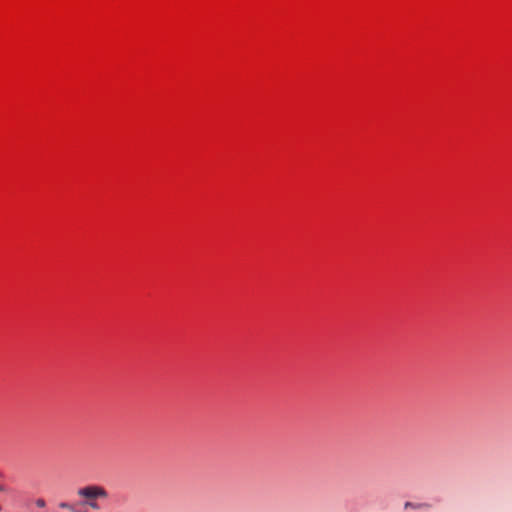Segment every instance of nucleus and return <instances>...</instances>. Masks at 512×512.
<instances>
[{
  "instance_id": "39448f33",
  "label": "nucleus",
  "mask_w": 512,
  "mask_h": 512,
  "mask_svg": "<svg viewBox=\"0 0 512 512\" xmlns=\"http://www.w3.org/2000/svg\"><path fill=\"white\" fill-rule=\"evenodd\" d=\"M5 490L4 486L0 485V492H3Z\"/></svg>"
},
{
  "instance_id": "7ed1b4c3",
  "label": "nucleus",
  "mask_w": 512,
  "mask_h": 512,
  "mask_svg": "<svg viewBox=\"0 0 512 512\" xmlns=\"http://www.w3.org/2000/svg\"><path fill=\"white\" fill-rule=\"evenodd\" d=\"M35 505L38 508H44L46 506V501L43 498H37L35 500Z\"/></svg>"
},
{
  "instance_id": "423d86ee",
  "label": "nucleus",
  "mask_w": 512,
  "mask_h": 512,
  "mask_svg": "<svg viewBox=\"0 0 512 512\" xmlns=\"http://www.w3.org/2000/svg\"><path fill=\"white\" fill-rule=\"evenodd\" d=\"M2 511V506L0 505V512Z\"/></svg>"
},
{
  "instance_id": "f257e3e1",
  "label": "nucleus",
  "mask_w": 512,
  "mask_h": 512,
  "mask_svg": "<svg viewBox=\"0 0 512 512\" xmlns=\"http://www.w3.org/2000/svg\"><path fill=\"white\" fill-rule=\"evenodd\" d=\"M78 500L75 503L61 502L59 507L71 512H89L96 507V486L80 488L77 492Z\"/></svg>"
},
{
  "instance_id": "20e7f679",
  "label": "nucleus",
  "mask_w": 512,
  "mask_h": 512,
  "mask_svg": "<svg viewBox=\"0 0 512 512\" xmlns=\"http://www.w3.org/2000/svg\"><path fill=\"white\" fill-rule=\"evenodd\" d=\"M106 492L103 488L98 487V498L99 497H106Z\"/></svg>"
},
{
  "instance_id": "f03ea898",
  "label": "nucleus",
  "mask_w": 512,
  "mask_h": 512,
  "mask_svg": "<svg viewBox=\"0 0 512 512\" xmlns=\"http://www.w3.org/2000/svg\"><path fill=\"white\" fill-rule=\"evenodd\" d=\"M409 507L415 508V509L416 508H425V507H428V504H413L411 502H406L405 503V508L407 509Z\"/></svg>"
}]
</instances>
